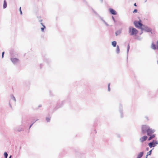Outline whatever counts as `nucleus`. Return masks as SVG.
Instances as JSON below:
<instances>
[{"instance_id":"obj_12","label":"nucleus","mask_w":158,"mask_h":158,"mask_svg":"<svg viewBox=\"0 0 158 158\" xmlns=\"http://www.w3.org/2000/svg\"><path fill=\"white\" fill-rule=\"evenodd\" d=\"M151 47L153 49H156V45L155 44H152Z\"/></svg>"},{"instance_id":"obj_23","label":"nucleus","mask_w":158,"mask_h":158,"mask_svg":"<svg viewBox=\"0 0 158 158\" xmlns=\"http://www.w3.org/2000/svg\"><path fill=\"white\" fill-rule=\"evenodd\" d=\"M4 52H2V58L3 57V55H4Z\"/></svg>"},{"instance_id":"obj_27","label":"nucleus","mask_w":158,"mask_h":158,"mask_svg":"<svg viewBox=\"0 0 158 158\" xmlns=\"http://www.w3.org/2000/svg\"><path fill=\"white\" fill-rule=\"evenodd\" d=\"M42 21V20H40V22H41Z\"/></svg>"},{"instance_id":"obj_28","label":"nucleus","mask_w":158,"mask_h":158,"mask_svg":"<svg viewBox=\"0 0 158 158\" xmlns=\"http://www.w3.org/2000/svg\"><path fill=\"white\" fill-rule=\"evenodd\" d=\"M157 64H158V61H157Z\"/></svg>"},{"instance_id":"obj_14","label":"nucleus","mask_w":158,"mask_h":158,"mask_svg":"<svg viewBox=\"0 0 158 158\" xmlns=\"http://www.w3.org/2000/svg\"><path fill=\"white\" fill-rule=\"evenodd\" d=\"M41 24L42 25V26H43V27H42L41 28V30H42V31H44V28H45V27L44 26L43 23H41Z\"/></svg>"},{"instance_id":"obj_1","label":"nucleus","mask_w":158,"mask_h":158,"mask_svg":"<svg viewBox=\"0 0 158 158\" xmlns=\"http://www.w3.org/2000/svg\"><path fill=\"white\" fill-rule=\"evenodd\" d=\"M142 131L143 133H144L146 131L147 133V135L148 136H150L152 135L155 131V130L151 128H150L149 127L146 125H143L142 128Z\"/></svg>"},{"instance_id":"obj_5","label":"nucleus","mask_w":158,"mask_h":158,"mask_svg":"<svg viewBox=\"0 0 158 158\" xmlns=\"http://www.w3.org/2000/svg\"><path fill=\"white\" fill-rule=\"evenodd\" d=\"M10 60L14 64H16L19 61V60L18 59L16 58H11Z\"/></svg>"},{"instance_id":"obj_21","label":"nucleus","mask_w":158,"mask_h":158,"mask_svg":"<svg viewBox=\"0 0 158 158\" xmlns=\"http://www.w3.org/2000/svg\"><path fill=\"white\" fill-rule=\"evenodd\" d=\"M137 10L136 9H135L133 11V12L134 13H136L137 12Z\"/></svg>"},{"instance_id":"obj_20","label":"nucleus","mask_w":158,"mask_h":158,"mask_svg":"<svg viewBox=\"0 0 158 158\" xmlns=\"http://www.w3.org/2000/svg\"><path fill=\"white\" fill-rule=\"evenodd\" d=\"M19 10L20 11V14L21 15H22V12L21 11V7H20V8H19Z\"/></svg>"},{"instance_id":"obj_17","label":"nucleus","mask_w":158,"mask_h":158,"mask_svg":"<svg viewBox=\"0 0 158 158\" xmlns=\"http://www.w3.org/2000/svg\"><path fill=\"white\" fill-rule=\"evenodd\" d=\"M151 152H152V151L151 150L150 151H149V152H148V153H147V156H146V158L147 157V156L148 155H149L151 154Z\"/></svg>"},{"instance_id":"obj_15","label":"nucleus","mask_w":158,"mask_h":158,"mask_svg":"<svg viewBox=\"0 0 158 158\" xmlns=\"http://www.w3.org/2000/svg\"><path fill=\"white\" fill-rule=\"evenodd\" d=\"M121 33V31H117L115 32L116 35L117 36L118 35L120 34Z\"/></svg>"},{"instance_id":"obj_25","label":"nucleus","mask_w":158,"mask_h":158,"mask_svg":"<svg viewBox=\"0 0 158 158\" xmlns=\"http://www.w3.org/2000/svg\"><path fill=\"white\" fill-rule=\"evenodd\" d=\"M11 156H10L9 158H11Z\"/></svg>"},{"instance_id":"obj_4","label":"nucleus","mask_w":158,"mask_h":158,"mask_svg":"<svg viewBox=\"0 0 158 158\" xmlns=\"http://www.w3.org/2000/svg\"><path fill=\"white\" fill-rule=\"evenodd\" d=\"M158 144L157 141H156L153 140L152 142L149 143L148 145L149 147L151 148L152 147H154L156 146V145Z\"/></svg>"},{"instance_id":"obj_13","label":"nucleus","mask_w":158,"mask_h":158,"mask_svg":"<svg viewBox=\"0 0 158 158\" xmlns=\"http://www.w3.org/2000/svg\"><path fill=\"white\" fill-rule=\"evenodd\" d=\"M145 30L147 32H150L152 31V29L150 28H146Z\"/></svg>"},{"instance_id":"obj_2","label":"nucleus","mask_w":158,"mask_h":158,"mask_svg":"<svg viewBox=\"0 0 158 158\" xmlns=\"http://www.w3.org/2000/svg\"><path fill=\"white\" fill-rule=\"evenodd\" d=\"M138 32V31L135 28L130 27L129 28V32L131 35H135Z\"/></svg>"},{"instance_id":"obj_16","label":"nucleus","mask_w":158,"mask_h":158,"mask_svg":"<svg viewBox=\"0 0 158 158\" xmlns=\"http://www.w3.org/2000/svg\"><path fill=\"white\" fill-rule=\"evenodd\" d=\"M116 51L118 53L119 52L120 50L119 48V46H117V47Z\"/></svg>"},{"instance_id":"obj_9","label":"nucleus","mask_w":158,"mask_h":158,"mask_svg":"<svg viewBox=\"0 0 158 158\" xmlns=\"http://www.w3.org/2000/svg\"><path fill=\"white\" fill-rule=\"evenodd\" d=\"M149 136H150V137L148 138V140H150L151 139H152L154 138L155 136V135L154 134H153L152 135H150Z\"/></svg>"},{"instance_id":"obj_8","label":"nucleus","mask_w":158,"mask_h":158,"mask_svg":"<svg viewBox=\"0 0 158 158\" xmlns=\"http://www.w3.org/2000/svg\"><path fill=\"white\" fill-rule=\"evenodd\" d=\"M143 152H141L139 153L138 155L137 158H140L143 156Z\"/></svg>"},{"instance_id":"obj_26","label":"nucleus","mask_w":158,"mask_h":158,"mask_svg":"<svg viewBox=\"0 0 158 158\" xmlns=\"http://www.w3.org/2000/svg\"><path fill=\"white\" fill-rule=\"evenodd\" d=\"M32 124L30 127V128L32 126Z\"/></svg>"},{"instance_id":"obj_22","label":"nucleus","mask_w":158,"mask_h":158,"mask_svg":"<svg viewBox=\"0 0 158 158\" xmlns=\"http://www.w3.org/2000/svg\"><path fill=\"white\" fill-rule=\"evenodd\" d=\"M110 84H109L108 85V89L109 91H110Z\"/></svg>"},{"instance_id":"obj_18","label":"nucleus","mask_w":158,"mask_h":158,"mask_svg":"<svg viewBox=\"0 0 158 158\" xmlns=\"http://www.w3.org/2000/svg\"><path fill=\"white\" fill-rule=\"evenodd\" d=\"M4 156H5V158H7V156H8V154H7V153L6 152H5L4 153Z\"/></svg>"},{"instance_id":"obj_11","label":"nucleus","mask_w":158,"mask_h":158,"mask_svg":"<svg viewBox=\"0 0 158 158\" xmlns=\"http://www.w3.org/2000/svg\"><path fill=\"white\" fill-rule=\"evenodd\" d=\"M116 44L117 43L115 41H113L112 42V44L114 47H115L116 46Z\"/></svg>"},{"instance_id":"obj_6","label":"nucleus","mask_w":158,"mask_h":158,"mask_svg":"<svg viewBox=\"0 0 158 158\" xmlns=\"http://www.w3.org/2000/svg\"><path fill=\"white\" fill-rule=\"evenodd\" d=\"M147 138L148 137L147 136L145 135V136H144L143 137H141L140 139L139 140L141 142L143 143L144 141H145L147 140Z\"/></svg>"},{"instance_id":"obj_19","label":"nucleus","mask_w":158,"mask_h":158,"mask_svg":"<svg viewBox=\"0 0 158 158\" xmlns=\"http://www.w3.org/2000/svg\"><path fill=\"white\" fill-rule=\"evenodd\" d=\"M46 120L47 122H48L50 120V118H46Z\"/></svg>"},{"instance_id":"obj_10","label":"nucleus","mask_w":158,"mask_h":158,"mask_svg":"<svg viewBox=\"0 0 158 158\" xmlns=\"http://www.w3.org/2000/svg\"><path fill=\"white\" fill-rule=\"evenodd\" d=\"M7 6V3L5 0H4V3L3 7L4 8H5Z\"/></svg>"},{"instance_id":"obj_7","label":"nucleus","mask_w":158,"mask_h":158,"mask_svg":"<svg viewBox=\"0 0 158 158\" xmlns=\"http://www.w3.org/2000/svg\"><path fill=\"white\" fill-rule=\"evenodd\" d=\"M109 11L110 13L113 15H115L116 14V11L112 9H110Z\"/></svg>"},{"instance_id":"obj_3","label":"nucleus","mask_w":158,"mask_h":158,"mask_svg":"<svg viewBox=\"0 0 158 158\" xmlns=\"http://www.w3.org/2000/svg\"><path fill=\"white\" fill-rule=\"evenodd\" d=\"M142 21L139 20V22L135 21L134 22V24L135 26L136 27L140 28L143 26V24L141 23Z\"/></svg>"},{"instance_id":"obj_24","label":"nucleus","mask_w":158,"mask_h":158,"mask_svg":"<svg viewBox=\"0 0 158 158\" xmlns=\"http://www.w3.org/2000/svg\"><path fill=\"white\" fill-rule=\"evenodd\" d=\"M134 6H137V5H136V3H134Z\"/></svg>"}]
</instances>
